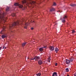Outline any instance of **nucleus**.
I'll use <instances>...</instances> for the list:
<instances>
[{
    "mask_svg": "<svg viewBox=\"0 0 76 76\" xmlns=\"http://www.w3.org/2000/svg\"><path fill=\"white\" fill-rule=\"evenodd\" d=\"M1 37L2 38H6V36L4 35H2Z\"/></svg>",
    "mask_w": 76,
    "mask_h": 76,
    "instance_id": "obj_23",
    "label": "nucleus"
},
{
    "mask_svg": "<svg viewBox=\"0 0 76 76\" xmlns=\"http://www.w3.org/2000/svg\"><path fill=\"white\" fill-rule=\"evenodd\" d=\"M4 13H3L2 15L0 13V23H1V21H2V20H3L4 21V22H6V20H7V18L4 17Z\"/></svg>",
    "mask_w": 76,
    "mask_h": 76,
    "instance_id": "obj_1",
    "label": "nucleus"
},
{
    "mask_svg": "<svg viewBox=\"0 0 76 76\" xmlns=\"http://www.w3.org/2000/svg\"><path fill=\"white\" fill-rule=\"evenodd\" d=\"M72 33H75V31L72 30Z\"/></svg>",
    "mask_w": 76,
    "mask_h": 76,
    "instance_id": "obj_27",
    "label": "nucleus"
},
{
    "mask_svg": "<svg viewBox=\"0 0 76 76\" xmlns=\"http://www.w3.org/2000/svg\"><path fill=\"white\" fill-rule=\"evenodd\" d=\"M52 76H57V73L56 72H54L52 75Z\"/></svg>",
    "mask_w": 76,
    "mask_h": 76,
    "instance_id": "obj_15",
    "label": "nucleus"
},
{
    "mask_svg": "<svg viewBox=\"0 0 76 76\" xmlns=\"http://www.w3.org/2000/svg\"><path fill=\"white\" fill-rule=\"evenodd\" d=\"M36 75L37 76H41V74L40 73H38L37 74H36Z\"/></svg>",
    "mask_w": 76,
    "mask_h": 76,
    "instance_id": "obj_20",
    "label": "nucleus"
},
{
    "mask_svg": "<svg viewBox=\"0 0 76 76\" xmlns=\"http://www.w3.org/2000/svg\"><path fill=\"white\" fill-rule=\"evenodd\" d=\"M49 48H50V51H53V50H54V48L53 46H50L49 47Z\"/></svg>",
    "mask_w": 76,
    "mask_h": 76,
    "instance_id": "obj_7",
    "label": "nucleus"
},
{
    "mask_svg": "<svg viewBox=\"0 0 76 76\" xmlns=\"http://www.w3.org/2000/svg\"><path fill=\"white\" fill-rule=\"evenodd\" d=\"M30 61H31V60H30Z\"/></svg>",
    "mask_w": 76,
    "mask_h": 76,
    "instance_id": "obj_38",
    "label": "nucleus"
},
{
    "mask_svg": "<svg viewBox=\"0 0 76 76\" xmlns=\"http://www.w3.org/2000/svg\"><path fill=\"white\" fill-rule=\"evenodd\" d=\"M15 15H16V14H15L14 13H12V16H13V17H14V16H15Z\"/></svg>",
    "mask_w": 76,
    "mask_h": 76,
    "instance_id": "obj_22",
    "label": "nucleus"
},
{
    "mask_svg": "<svg viewBox=\"0 0 76 76\" xmlns=\"http://www.w3.org/2000/svg\"><path fill=\"white\" fill-rule=\"evenodd\" d=\"M53 6H56V4L55 3H53Z\"/></svg>",
    "mask_w": 76,
    "mask_h": 76,
    "instance_id": "obj_26",
    "label": "nucleus"
},
{
    "mask_svg": "<svg viewBox=\"0 0 76 76\" xmlns=\"http://www.w3.org/2000/svg\"><path fill=\"white\" fill-rule=\"evenodd\" d=\"M57 64L56 63V64H55V66H57Z\"/></svg>",
    "mask_w": 76,
    "mask_h": 76,
    "instance_id": "obj_31",
    "label": "nucleus"
},
{
    "mask_svg": "<svg viewBox=\"0 0 76 76\" xmlns=\"http://www.w3.org/2000/svg\"><path fill=\"white\" fill-rule=\"evenodd\" d=\"M38 63L39 65H41L42 64V61L41 60H39L38 61Z\"/></svg>",
    "mask_w": 76,
    "mask_h": 76,
    "instance_id": "obj_10",
    "label": "nucleus"
},
{
    "mask_svg": "<svg viewBox=\"0 0 76 76\" xmlns=\"http://www.w3.org/2000/svg\"><path fill=\"white\" fill-rule=\"evenodd\" d=\"M39 51H41L42 52V51H43V49L42 48H40L39 49Z\"/></svg>",
    "mask_w": 76,
    "mask_h": 76,
    "instance_id": "obj_18",
    "label": "nucleus"
},
{
    "mask_svg": "<svg viewBox=\"0 0 76 76\" xmlns=\"http://www.w3.org/2000/svg\"><path fill=\"white\" fill-rule=\"evenodd\" d=\"M34 58H31L30 59V60H33V61H34Z\"/></svg>",
    "mask_w": 76,
    "mask_h": 76,
    "instance_id": "obj_24",
    "label": "nucleus"
},
{
    "mask_svg": "<svg viewBox=\"0 0 76 76\" xmlns=\"http://www.w3.org/2000/svg\"><path fill=\"white\" fill-rule=\"evenodd\" d=\"M33 22H34V21H33Z\"/></svg>",
    "mask_w": 76,
    "mask_h": 76,
    "instance_id": "obj_37",
    "label": "nucleus"
},
{
    "mask_svg": "<svg viewBox=\"0 0 76 76\" xmlns=\"http://www.w3.org/2000/svg\"><path fill=\"white\" fill-rule=\"evenodd\" d=\"M22 3H23V4L25 3L26 4H28V2L25 0H23L22 1Z\"/></svg>",
    "mask_w": 76,
    "mask_h": 76,
    "instance_id": "obj_9",
    "label": "nucleus"
},
{
    "mask_svg": "<svg viewBox=\"0 0 76 76\" xmlns=\"http://www.w3.org/2000/svg\"><path fill=\"white\" fill-rule=\"evenodd\" d=\"M5 29H6V27L4 26L3 28V30L0 32L1 34H4L5 31Z\"/></svg>",
    "mask_w": 76,
    "mask_h": 76,
    "instance_id": "obj_5",
    "label": "nucleus"
},
{
    "mask_svg": "<svg viewBox=\"0 0 76 76\" xmlns=\"http://www.w3.org/2000/svg\"><path fill=\"white\" fill-rule=\"evenodd\" d=\"M3 49H4V46L3 47Z\"/></svg>",
    "mask_w": 76,
    "mask_h": 76,
    "instance_id": "obj_32",
    "label": "nucleus"
},
{
    "mask_svg": "<svg viewBox=\"0 0 76 76\" xmlns=\"http://www.w3.org/2000/svg\"><path fill=\"white\" fill-rule=\"evenodd\" d=\"M26 42L22 44V47H24V46H25V45H26Z\"/></svg>",
    "mask_w": 76,
    "mask_h": 76,
    "instance_id": "obj_19",
    "label": "nucleus"
},
{
    "mask_svg": "<svg viewBox=\"0 0 76 76\" xmlns=\"http://www.w3.org/2000/svg\"><path fill=\"white\" fill-rule=\"evenodd\" d=\"M66 72H69V69H68V68L66 69Z\"/></svg>",
    "mask_w": 76,
    "mask_h": 76,
    "instance_id": "obj_25",
    "label": "nucleus"
},
{
    "mask_svg": "<svg viewBox=\"0 0 76 76\" xmlns=\"http://www.w3.org/2000/svg\"><path fill=\"white\" fill-rule=\"evenodd\" d=\"M9 11V7H7L6 8V11L8 12Z\"/></svg>",
    "mask_w": 76,
    "mask_h": 76,
    "instance_id": "obj_16",
    "label": "nucleus"
},
{
    "mask_svg": "<svg viewBox=\"0 0 76 76\" xmlns=\"http://www.w3.org/2000/svg\"><path fill=\"white\" fill-rule=\"evenodd\" d=\"M5 49H6V47H5Z\"/></svg>",
    "mask_w": 76,
    "mask_h": 76,
    "instance_id": "obj_34",
    "label": "nucleus"
},
{
    "mask_svg": "<svg viewBox=\"0 0 76 76\" xmlns=\"http://www.w3.org/2000/svg\"><path fill=\"white\" fill-rule=\"evenodd\" d=\"M34 59L35 60V61H38L39 60V57L38 56H35L34 58Z\"/></svg>",
    "mask_w": 76,
    "mask_h": 76,
    "instance_id": "obj_6",
    "label": "nucleus"
},
{
    "mask_svg": "<svg viewBox=\"0 0 76 76\" xmlns=\"http://www.w3.org/2000/svg\"><path fill=\"white\" fill-rule=\"evenodd\" d=\"M58 12H59L60 13H61V12L60 11H58Z\"/></svg>",
    "mask_w": 76,
    "mask_h": 76,
    "instance_id": "obj_33",
    "label": "nucleus"
},
{
    "mask_svg": "<svg viewBox=\"0 0 76 76\" xmlns=\"http://www.w3.org/2000/svg\"><path fill=\"white\" fill-rule=\"evenodd\" d=\"M30 3L32 4H36V2L35 1H32L31 2H30Z\"/></svg>",
    "mask_w": 76,
    "mask_h": 76,
    "instance_id": "obj_13",
    "label": "nucleus"
},
{
    "mask_svg": "<svg viewBox=\"0 0 76 76\" xmlns=\"http://www.w3.org/2000/svg\"><path fill=\"white\" fill-rule=\"evenodd\" d=\"M25 25L26 26L24 27V28H25V29H26L27 28V26L28 25V23H26Z\"/></svg>",
    "mask_w": 76,
    "mask_h": 76,
    "instance_id": "obj_14",
    "label": "nucleus"
},
{
    "mask_svg": "<svg viewBox=\"0 0 76 76\" xmlns=\"http://www.w3.org/2000/svg\"><path fill=\"white\" fill-rule=\"evenodd\" d=\"M70 5L72 7H74V6H76V5L75 4H71Z\"/></svg>",
    "mask_w": 76,
    "mask_h": 76,
    "instance_id": "obj_17",
    "label": "nucleus"
},
{
    "mask_svg": "<svg viewBox=\"0 0 76 76\" xmlns=\"http://www.w3.org/2000/svg\"><path fill=\"white\" fill-rule=\"evenodd\" d=\"M54 10H55V9L53 8H52L50 9V12H53V11H54Z\"/></svg>",
    "mask_w": 76,
    "mask_h": 76,
    "instance_id": "obj_11",
    "label": "nucleus"
},
{
    "mask_svg": "<svg viewBox=\"0 0 76 76\" xmlns=\"http://www.w3.org/2000/svg\"><path fill=\"white\" fill-rule=\"evenodd\" d=\"M67 18V16L66 15L64 16L63 18L62 19L61 18V20H62V22L63 23H65L66 22V20H65V19Z\"/></svg>",
    "mask_w": 76,
    "mask_h": 76,
    "instance_id": "obj_4",
    "label": "nucleus"
},
{
    "mask_svg": "<svg viewBox=\"0 0 76 76\" xmlns=\"http://www.w3.org/2000/svg\"><path fill=\"white\" fill-rule=\"evenodd\" d=\"M47 48L46 46H44V47H43V48Z\"/></svg>",
    "mask_w": 76,
    "mask_h": 76,
    "instance_id": "obj_29",
    "label": "nucleus"
},
{
    "mask_svg": "<svg viewBox=\"0 0 76 76\" xmlns=\"http://www.w3.org/2000/svg\"><path fill=\"white\" fill-rule=\"evenodd\" d=\"M65 63H66L67 64H69L70 63V61L69 60L66 59Z\"/></svg>",
    "mask_w": 76,
    "mask_h": 76,
    "instance_id": "obj_8",
    "label": "nucleus"
},
{
    "mask_svg": "<svg viewBox=\"0 0 76 76\" xmlns=\"http://www.w3.org/2000/svg\"><path fill=\"white\" fill-rule=\"evenodd\" d=\"M31 30H33L34 29V28H33V27H31Z\"/></svg>",
    "mask_w": 76,
    "mask_h": 76,
    "instance_id": "obj_28",
    "label": "nucleus"
},
{
    "mask_svg": "<svg viewBox=\"0 0 76 76\" xmlns=\"http://www.w3.org/2000/svg\"><path fill=\"white\" fill-rule=\"evenodd\" d=\"M67 76H69V75H67Z\"/></svg>",
    "mask_w": 76,
    "mask_h": 76,
    "instance_id": "obj_35",
    "label": "nucleus"
},
{
    "mask_svg": "<svg viewBox=\"0 0 76 76\" xmlns=\"http://www.w3.org/2000/svg\"><path fill=\"white\" fill-rule=\"evenodd\" d=\"M30 0V1H31V0Z\"/></svg>",
    "mask_w": 76,
    "mask_h": 76,
    "instance_id": "obj_39",
    "label": "nucleus"
},
{
    "mask_svg": "<svg viewBox=\"0 0 76 76\" xmlns=\"http://www.w3.org/2000/svg\"><path fill=\"white\" fill-rule=\"evenodd\" d=\"M74 60V58H71L70 59V62L71 61V62H72L73 61V60Z\"/></svg>",
    "mask_w": 76,
    "mask_h": 76,
    "instance_id": "obj_21",
    "label": "nucleus"
},
{
    "mask_svg": "<svg viewBox=\"0 0 76 76\" xmlns=\"http://www.w3.org/2000/svg\"><path fill=\"white\" fill-rule=\"evenodd\" d=\"M74 76H76V75H74Z\"/></svg>",
    "mask_w": 76,
    "mask_h": 76,
    "instance_id": "obj_36",
    "label": "nucleus"
},
{
    "mask_svg": "<svg viewBox=\"0 0 76 76\" xmlns=\"http://www.w3.org/2000/svg\"><path fill=\"white\" fill-rule=\"evenodd\" d=\"M58 50H59L58 49V48H55V51H56V53H58Z\"/></svg>",
    "mask_w": 76,
    "mask_h": 76,
    "instance_id": "obj_12",
    "label": "nucleus"
},
{
    "mask_svg": "<svg viewBox=\"0 0 76 76\" xmlns=\"http://www.w3.org/2000/svg\"><path fill=\"white\" fill-rule=\"evenodd\" d=\"M19 21H18L17 22H15L14 23L12 24L11 25H10L9 28L10 29H12L13 27H15V26H16L17 25L19 24Z\"/></svg>",
    "mask_w": 76,
    "mask_h": 76,
    "instance_id": "obj_2",
    "label": "nucleus"
},
{
    "mask_svg": "<svg viewBox=\"0 0 76 76\" xmlns=\"http://www.w3.org/2000/svg\"><path fill=\"white\" fill-rule=\"evenodd\" d=\"M2 47H0V51L1 50Z\"/></svg>",
    "mask_w": 76,
    "mask_h": 76,
    "instance_id": "obj_30",
    "label": "nucleus"
},
{
    "mask_svg": "<svg viewBox=\"0 0 76 76\" xmlns=\"http://www.w3.org/2000/svg\"><path fill=\"white\" fill-rule=\"evenodd\" d=\"M15 6H19V7L20 8H22L23 7V5L17 3H16L14 4Z\"/></svg>",
    "mask_w": 76,
    "mask_h": 76,
    "instance_id": "obj_3",
    "label": "nucleus"
}]
</instances>
